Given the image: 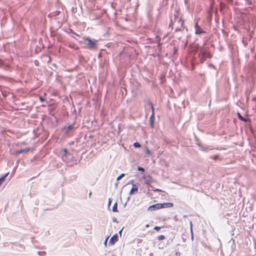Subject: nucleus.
Wrapping results in <instances>:
<instances>
[{"mask_svg":"<svg viewBox=\"0 0 256 256\" xmlns=\"http://www.w3.org/2000/svg\"><path fill=\"white\" fill-rule=\"evenodd\" d=\"M98 40L91 38L88 36H84L82 40L79 42L84 44V48L91 50H95L98 49Z\"/></svg>","mask_w":256,"mask_h":256,"instance_id":"1","label":"nucleus"},{"mask_svg":"<svg viewBox=\"0 0 256 256\" xmlns=\"http://www.w3.org/2000/svg\"><path fill=\"white\" fill-rule=\"evenodd\" d=\"M198 56L200 62H204L206 58H212V54L208 48L202 46L199 49Z\"/></svg>","mask_w":256,"mask_h":256,"instance_id":"2","label":"nucleus"},{"mask_svg":"<svg viewBox=\"0 0 256 256\" xmlns=\"http://www.w3.org/2000/svg\"><path fill=\"white\" fill-rule=\"evenodd\" d=\"M76 123L68 124L61 128L62 131L64 134H68L74 132Z\"/></svg>","mask_w":256,"mask_h":256,"instance_id":"3","label":"nucleus"},{"mask_svg":"<svg viewBox=\"0 0 256 256\" xmlns=\"http://www.w3.org/2000/svg\"><path fill=\"white\" fill-rule=\"evenodd\" d=\"M194 28L195 30L194 34L196 35H200L202 34H208L207 32L204 30L202 27L198 24V21H196V20H194Z\"/></svg>","mask_w":256,"mask_h":256,"instance_id":"4","label":"nucleus"},{"mask_svg":"<svg viewBox=\"0 0 256 256\" xmlns=\"http://www.w3.org/2000/svg\"><path fill=\"white\" fill-rule=\"evenodd\" d=\"M130 182L132 184V186L129 192V194L132 195L138 192V188L135 184H134V181L132 180H130Z\"/></svg>","mask_w":256,"mask_h":256,"instance_id":"5","label":"nucleus"},{"mask_svg":"<svg viewBox=\"0 0 256 256\" xmlns=\"http://www.w3.org/2000/svg\"><path fill=\"white\" fill-rule=\"evenodd\" d=\"M155 114H152L150 118V126L152 128H154Z\"/></svg>","mask_w":256,"mask_h":256,"instance_id":"6","label":"nucleus"},{"mask_svg":"<svg viewBox=\"0 0 256 256\" xmlns=\"http://www.w3.org/2000/svg\"><path fill=\"white\" fill-rule=\"evenodd\" d=\"M160 204L158 203L154 204H152L148 208V210L150 211H153L156 210L160 209Z\"/></svg>","mask_w":256,"mask_h":256,"instance_id":"7","label":"nucleus"},{"mask_svg":"<svg viewBox=\"0 0 256 256\" xmlns=\"http://www.w3.org/2000/svg\"><path fill=\"white\" fill-rule=\"evenodd\" d=\"M118 240V234H116L110 239L109 244H114Z\"/></svg>","mask_w":256,"mask_h":256,"instance_id":"8","label":"nucleus"},{"mask_svg":"<svg viewBox=\"0 0 256 256\" xmlns=\"http://www.w3.org/2000/svg\"><path fill=\"white\" fill-rule=\"evenodd\" d=\"M198 148L202 151L207 152L208 150H212V148H210L205 145H198Z\"/></svg>","mask_w":256,"mask_h":256,"instance_id":"9","label":"nucleus"},{"mask_svg":"<svg viewBox=\"0 0 256 256\" xmlns=\"http://www.w3.org/2000/svg\"><path fill=\"white\" fill-rule=\"evenodd\" d=\"M174 206V204L172 202H164L160 204V208H171Z\"/></svg>","mask_w":256,"mask_h":256,"instance_id":"10","label":"nucleus"},{"mask_svg":"<svg viewBox=\"0 0 256 256\" xmlns=\"http://www.w3.org/2000/svg\"><path fill=\"white\" fill-rule=\"evenodd\" d=\"M60 13V10H56L55 12H50L48 14V16L50 18L55 17L56 16H58Z\"/></svg>","mask_w":256,"mask_h":256,"instance_id":"11","label":"nucleus"},{"mask_svg":"<svg viewBox=\"0 0 256 256\" xmlns=\"http://www.w3.org/2000/svg\"><path fill=\"white\" fill-rule=\"evenodd\" d=\"M146 102L150 106V108L152 110V114H155L154 112V104L151 100L148 98Z\"/></svg>","mask_w":256,"mask_h":256,"instance_id":"12","label":"nucleus"},{"mask_svg":"<svg viewBox=\"0 0 256 256\" xmlns=\"http://www.w3.org/2000/svg\"><path fill=\"white\" fill-rule=\"evenodd\" d=\"M30 150V148H25L20 149V150H18L16 151V154H22L24 152H26Z\"/></svg>","mask_w":256,"mask_h":256,"instance_id":"13","label":"nucleus"},{"mask_svg":"<svg viewBox=\"0 0 256 256\" xmlns=\"http://www.w3.org/2000/svg\"><path fill=\"white\" fill-rule=\"evenodd\" d=\"M208 68L210 69H212V70H214L216 71V74H218V70H217L216 68L213 64L210 63L208 64Z\"/></svg>","mask_w":256,"mask_h":256,"instance_id":"14","label":"nucleus"},{"mask_svg":"<svg viewBox=\"0 0 256 256\" xmlns=\"http://www.w3.org/2000/svg\"><path fill=\"white\" fill-rule=\"evenodd\" d=\"M56 110V108H52L50 109H48V114L49 115L52 116H54V112Z\"/></svg>","mask_w":256,"mask_h":256,"instance_id":"15","label":"nucleus"},{"mask_svg":"<svg viewBox=\"0 0 256 256\" xmlns=\"http://www.w3.org/2000/svg\"><path fill=\"white\" fill-rule=\"evenodd\" d=\"M8 172L5 175H4L0 178V186L4 182V180H5L6 177L8 176Z\"/></svg>","mask_w":256,"mask_h":256,"instance_id":"16","label":"nucleus"},{"mask_svg":"<svg viewBox=\"0 0 256 256\" xmlns=\"http://www.w3.org/2000/svg\"><path fill=\"white\" fill-rule=\"evenodd\" d=\"M241 121L244 122L246 124H249L251 122V120L250 118L244 117L243 118V119H242Z\"/></svg>","mask_w":256,"mask_h":256,"instance_id":"17","label":"nucleus"},{"mask_svg":"<svg viewBox=\"0 0 256 256\" xmlns=\"http://www.w3.org/2000/svg\"><path fill=\"white\" fill-rule=\"evenodd\" d=\"M112 211L114 212H118V204L117 202H115L112 207Z\"/></svg>","mask_w":256,"mask_h":256,"instance_id":"18","label":"nucleus"},{"mask_svg":"<svg viewBox=\"0 0 256 256\" xmlns=\"http://www.w3.org/2000/svg\"><path fill=\"white\" fill-rule=\"evenodd\" d=\"M184 20L182 19L181 18H180L178 20V22L180 23L181 26L182 28H185V26H184Z\"/></svg>","mask_w":256,"mask_h":256,"instance_id":"19","label":"nucleus"},{"mask_svg":"<svg viewBox=\"0 0 256 256\" xmlns=\"http://www.w3.org/2000/svg\"><path fill=\"white\" fill-rule=\"evenodd\" d=\"M39 100H40V101L41 102H47V101L46 100L45 98H44L43 96H40L39 97Z\"/></svg>","mask_w":256,"mask_h":256,"instance_id":"20","label":"nucleus"},{"mask_svg":"<svg viewBox=\"0 0 256 256\" xmlns=\"http://www.w3.org/2000/svg\"><path fill=\"white\" fill-rule=\"evenodd\" d=\"M190 232H191V234H192V240H193V239H194V233H193V231H192V222H190Z\"/></svg>","mask_w":256,"mask_h":256,"instance_id":"21","label":"nucleus"},{"mask_svg":"<svg viewBox=\"0 0 256 256\" xmlns=\"http://www.w3.org/2000/svg\"><path fill=\"white\" fill-rule=\"evenodd\" d=\"M237 116H238V119L240 120H242L243 119L244 116L240 114V112H237Z\"/></svg>","mask_w":256,"mask_h":256,"instance_id":"22","label":"nucleus"},{"mask_svg":"<svg viewBox=\"0 0 256 256\" xmlns=\"http://www.w3.org/2000/svg\"><path fill=\"white\" fill-rule=\"evenodd\" d=\"M124 176V174H122L118 176L117 177L116 180H120L122 178H123Z\"/></svg>","mask_w":256,"mask_h":256,"instance_id":"23","label":"nucleus"},{"mask_svg":"<svg viewBox=\"0 0 256 256\" xmlns=\"http://www.w3.org/2000/svg\"><path fill=\"white\" fill-rule=\"evenodd\" d=\"M165 238V236L164 235H160L158 237V240H163Z\"/></svg>","mask_w":256,"mask_h":256,"instance_id":"24","label":"nucleus"},{"mask_svg":"<svg viewBox=\"0 0 256 256\" xmlns=\"http://www.w3.org/2000/svg\"><path fill=\"white\" fill-rule=\"evenodd\" d=\"M212 17V14H208V16L207 18H208V22H211Z\"/></svg>","mask_w":256,"mask_h":256,"instance_id":"25","label":"nucleus"},{"mask_svg":"<svg viewBox=\"0 0 256 256\" xmlns=\"http://www.w3.org/2000/svg\"><path fill=\"white\" fill-rule=\"evenodd\" d=\"M148 44H152L154 43V40L152 38H148Z\"/></svg>","mask_w":256,"mask_h":256,"instance_id":"26","label":"nucleus"},{"mask_svg":"<svg viewBox=\"0 0 256 256\" xmlns=\"http://www.w3.org/2000/svg\"><path fill=\"white\" fill-rule=\"evenodd\" d=\"M146 153L147 154H148L149 155H151L152 154L151 151L148 148H146Z\"/></svg>","mask_w":256,"mask_h":256,"instance_id":"27","label":"nucleus"},{"mask_svg":"<svg viewBox=\"0 0 256 256\" xmlns=\"http://www.w3.org/2000/svg\"><path fill=\"white\" fill-rule=\"evenodd\" d=\"M138 171H140V172H144V169L143 168H142L141 166H138Z\"/></svg>","mask_w":256,"mask_h":256,"instance_id":"28","label":"nucleus"},{"mask_svg":"<svg viewBox=\"0 0 256 256\" xmlns=\"http://www.w3.org/2000/svg\"><path fill=\"white\" fill-rule=\"evenodd\" d=\"M38 254L40 256H44L46 254V252H38Z\"/></svg>","mask_w":256,"mask_h":256,"instance_id":"29","label":"nucleus"},{"mask_svg":"<svg viewBox=\"0 0 256 256\" xmlns=\"http://www.w3.org/2000/svg\"><path fill=\"white\" fill-rule=\"evenodd\" d=\"M178 50V48H176V47H174L173 48V54H176V53H177Z\"/></svg>","mask_w":256,"mask_h":256,"instance_id":"30","label":"nucleus"},{"mask_svg":"<svg viewBox=\"0 0 256 256\" xmlns=\"http://www.w3.org/2000/svg\"><path fill=\"white\" fill-rule=\"evenodd\" d=\"M10 66L9 64H6L4 66V69H6V70H10Z\"/></svg>","mask_w":256,"mask_h":256,"instance_id":"31","label":"nucleus"},{"mask_svg":"<svg viewBox=\"0 0 256 256\" xmlns=\"http://www.w3.org/2000/svg\"><path fill=\"white\" fill-rule=\"evenodd\" d=\"M246 4L248 5L252 4V0H245Z\"/></svg>","mask_w":256,"mask_h":256,"instance_id":"32","label":"nucleus"},{"mask_svg":"<svg viewBox=\"0 0 256 256\" xmlns=\"http://www.w3.org/2000/svg\"><path fill=\"white\" fill-rule=\"evenodd\" d=\"M210 158H212L214 160H216L218 159V156L216 155V156H210Z\"/></svg>","mask_w":256,"mask_h":256,"instance_id":"33","label":"nucleus"},{"mask_svg":"<svg viewBox=\"0 0 256 256\" xmlns=\"http://www.w3.org/2000/svg\"><path fill=\"white\" fill-rule=\"evenodd\" d=\"M154 228V230L158 231L160 230L161 228L160 226H156Z\"/></svg>","mask_w":256,"mask_h":256,"instance_id":"34","label":"nucleus"},{"mask_svg":"<svg viewBox=\"0 0 256 256\" xmlns=\"http://www.w3.org/2000/svg\"><path fill=\"white\" fill-rule=\"evenodd\" d=\"M70 32L74 35H76V36H79V35L77 33H76L75 32H74L73 30H70Z\"/></svg>","mask_w":256,"mask_h":256,"instance_id":"35","label":"nucleus"},{"mask_svg":"<svg viewBox=\"0 0 256 256\" xmlns=\"http://www.w3.org/2000/svg\"><path fill=\"white\" fill-rule=\"evenodd\" d=\"M70 32L74 35H76V36H79V35L77 33H76L75 32H74L73 30H70Z\"/></svg>","mask_w":256,"mask_h":256,"instance_id":"36","label":"nucleus"},{"mask_svg":"<svg viewBox=\"0 0 256 256\" xmlns=\"http://www.w3.org/2000/svg\"><path fill=\"white\" fill-rule=\"evenodd\" d=\"M112 222H114L118 223V221L116 218L115 217H114L112 218Z\"/></svg>","mask_w":256,"mask_h":256,"instance_id":"37","label":"nucleus"},{"mask_svg":"<svg viewBox=\"0 0 256 256\" xmlns=\"http://www.w3.org/2000/svg\"><path fill=\"white\" fill-rule=\"evenodd\" d=\"M174 21H176V18H178V16H177V14H174Z\"/></svg>","mask_w":256,"mask_h":256,"instance_id":"38","label":"nucleus"},{"mask_svg":"<svg viewBox=\"0 0 256 256\" xmlns=\"http://www.w3.org/2000/svg\"><path fill=\"white\" fill-rule=\"evenodd\" d=\"M108 236L107 237L106 239V240H104V244L106 246V244H107V241H108Z\"/></svg>","mask_w":256,"mask_h":256,"instance_id":"39","label":"nucleus"},{"mask_svg":"<svg viewBox=\"0 0 256 256\" xmlns=\"http://www.w3.org/2000/svg\"><path fill=\"white\" fill-rule=\"evenodd\" d=\"M172 25H173L172 20H170V23L169 24V26H172Z\"/></svg>","mask_w":256,"mask_h":256,"instance_id":"40","label":"nucleus"},{"mask_svg":"<svg viewBox=\"0 0 256 256\" xmlns=\"http://www.w3.org/2000/svg\"><path fill=\"white\" fill-rule=\"evenodd\" d=\"M181 30H182V29L180 28H176L175 30V32H179V31H181Z\"/></svg>","mask_w":256,"mask_h":256,"instance_id":"41","label":"nucleus"},{"mask_svg":"<svg viewBox=\"0 0 256 256\" xmlns=\"http://www.w3.org/2000/svg\"><path fill=\"white\" fill-rule=\"evenodd\" d=\"M111 202H112V200L111 199L109 198L108 199V206H110L111 204Z\"/></svg>","mask_w":256,"mask_h":256,"instance_id":"42","label":"nucleus"},{"mask_svg":"<svg viewBox=\"0 0 256 256\" xmlns=\"http://www.w3.org/2000/svg\"><path fill=\"white\" fill-rule=\"evenodd\" d=\"M102 57V53L100 52L98 54V58H100Z\"/></svg>","mask_w":256,"mask_h":256,"instance_id":"43","label":"nucleus"},{"mask_svg":"<svg viewBox=\"0 0 256 256\" xmlns=\"http://www.w3.org/2000/svg\"><path fill=\"white\" fill-rule=\"evenodd\" d=\"M135 148H140L141 145H134Z\"/></svg>","mask_w":256,"mask_h":256,"instance_id":"44","label":"nucleus"},{"mask_svg":"<svg viewBox=\"0 0 256 256\" xmlns=\"http://www.w3.org/2000/svg\"><path fill=\"white\" fill-rule=\"evenodd\" d=\"M176 256H180V252H176Z\"/></svg>","mask_w":256,"mask_h":256,"instance_id":"45","label":"nucleus"},{"mask_svg":"<svg viewBox=\"0 0 256 256\" xmlns=\"http://www.w3.org/2000/svg\"><path fill=\"white\" fill-rule=\"evenodd\" d=\"M154 191H155V192H161L162 190H160V189H156Z\"/></svg>","mask_w":256,"mask_h":256,"instance_id":"46","label":"nucleus"},{"mask_svg":"<svg viewBox=\"0 0 256 256\" xmlns=\"http://www.w3.org/2000/svg\"><path fill=\"white\" fill-rule=\"evenodd\" d=\"M252 101H256V97H254L252 98Z\"/></svg>","mask_w":256,"mask_h":256,"instance_id":"47","label":"nucleus"},{"mask_svg":"<svg viewBox=\"0 0 256 256\" xmlns=\"http://www.w3.org/2000/svg\"><path fill=\"white\" fill-rule=\"evenodd\" d=\"M122 229L120 230L119 231L118 233L120 235H121L122 234Z\"/></svg>","mask_w":256,"mask_h":256,"instance_id":"48","label":"nucleus"},{"mask_svg":"<svg viewBox=\"0 0 256 256\" xmlns=\"http://www.w3.org/2000/svg\"><path fill=\"white\" fill-rule=\"evenodd\" d=\"M133 144H140L138 142H134Z\"/></svg>","mask_w":256,"mask_h":256,"instance_id":"49","label":"nucleus"},{"mask_svg":"<svg viewBox=\"0 0 256 256\" xmlns=\"http://www.w3.org/2000/svg\"><path fill=\"white\" fill-rule=\"evenodd\" d=\"M234 122H236V118H234V120H233Z\"/></svg>","mask_w":256,"mask_h":256,"instance_id":"50","label":"nucleus"},{"mask_svg":"<svg viewBox=\"0 0 256 256\" xmlns=\"http://www.w3.org/2000/svg\"><path fill=\"white\" fill-rule=\"evenodd\" d=\"M64 152L66 153V152H67V150H66V149L64 148Z\"/></svg>","mask_w":256,"mask_h":256,"instance_id":"51","label":"nucleus"},{"mask_svg":"<svg viewBox=\"0 0 256 256\" xmlns=\"http://www.w3.org/2000/svg\"><path fill=\"white\" fill-rule=\"evenodd\" d=\"M68 144H74V142H70L68 143Z\"/></svg>","mask_w":256,"mask_h":256,"instance_id":"52","label":"nucleus"},{"mask_svg":"<svg viewBox=\"0 0 256 256\" xmlns=\"http://www.w3.org/2000/svg\"><path fill=\"white\" fill-rule=\"evenodd\" d=\"M158 44H160V38L158 39Z\"/></svg>","mask_w":256,"mask_h":256,"instance_id":"53","label":"nucleus"},{"mask_svg":"<svg viewBox=\"0 0 256 256\" xmlns=\"http://www.w3.org/2000/svg\"><path fill=\"white\" fill-rule=\"evenodd\" d=\"M156 38H158V39L159 38L158 36H156Z\"/></svg>","mask_w":256,"mask_h":256,"instance_id":"54","label":"nucleus"},{"mask_svg":"<svg viewBox=\"0 0 256 256\" xmlns=\"http://www.w3.org/2000/svg\"><path fill=\"white\" fill-rule=\"evenodd\" d=\"M57 121H58V120H57L56 118V122Z\"/></svg>","mask_w":256,"mask_h":256,"instance_id":"55","label":"nucleus"},{"mask_svg":"<svg viewBox=\"0 0 256 256\" xmlns=\"http://www.w3.org/2000/svg\"><path fill=\"white\" fill-rule=\"evenodd\" d=\"M48 142H47L45 144H48Z\"/></svg>","mask_w":256,"mask_h":256,"instance_id":"56","label":"nucleus"},{"mask_svg":"<svg viewBox=\"0 0 256 256\" xmlns=\"http://www.w3.org/2000/svg\"><path fill=\"white\" fill-rule=\"evenodd\" d=\"M196 144H200V143H198V142H196Z\"/></svg>","mask_w":256,"mask_h":256,"instance_id":"57","label":"nucleus"},{"mask_svg":"<svg viewBox=\"0 0 256 256\" xmlns=\"http://www.w3.org/2000/svg\"><path fill=\"white\" fill-rule=\"evenodd\" d=\"M72 108H74V104L72 105Z\"/></svg>","mask_w":256,"mask_h":256,"instance_id":"58","label":"nucleus"},{"mask_svg":"<svg viewBox=\"0 0 256 256\" xmlns=\"http://www.w3.org/2000/svg\"><path fill=\"white\" fill-rule=\"evenodd\" d=\"M91 195V192L89 194V196H90Z\"/></svg>","mask_w":256,"mask_h":256,"instance_id":"59","label":"nucleus"},{"mask_svg":"<svg viewBox=\"0 0 256 256\" xmlns=\"http://www.w3.org/2000/svg\"><path fill=\"white\" fill-rule=\"evenodd\" d=\"M24 246H22V248H24Z\"/></svg>","mask_w":256,"mask_h":256,"instance_id":"60","label":"nucleus"},{"mask_svg":"<svg viewBox=\"0 0 256 256\" xmlns=\"http://www.w3.org/2000/svg\"><path fill=\"white\" fill-rule=\"evenodd\" d=\"M188 44V40H186V44Z\"/></svg>","mask_w":256,"mask_h":256,"instance_id":"61","label":"nucleus"},{"mask_svg":"<svg viewBox=\"0 0 256 256\" xmlns=\"http://www.w3.org/2000/svg\"><path fill=\"white\" fill-rule=\"evenodd\" d=\"M76 112V109H74V112Z\"/></svg>","mask_w":256,"mask_h":256,"instance_id":"62","label":"nucleus"},{"mask_svg":"<svg viewBox=\"0 0 256 256\" xmlns=\"http://www.w3.org/2000/svg\"><path fill=\"white\" fill-rule=\"evenodd\" d=\"M234 144H236L237 143L234 142Z\"/></svg>","mask_w":256,"mask_h":256,"instance_id":"63","label":"nucleus"},{"mask_svg":"<svg viewBox=\"0 0 256 256\" xmlns=\"http://www.w3.org/2000/svg\"><path fill=\"white\" fill-rule=\"evenodd\" d=\"M114 256V255H113V256Z\"/></svg>","mask_w":256,"mask_h":256,"instance_id":"64","label":"nucleus"}]
</instances>
